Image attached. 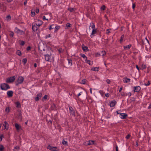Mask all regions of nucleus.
<instances>
[{
	"mask_svg": "<svg viewBox=\"0 0 151 151\" xmlns=\"http://www.w3.org/2000/svg\"><path fill=\"white\" fill-rule=\"evenodd\" d=\"M39 12V9H36V13H38Z\"/></svg>",
	"mask_w": 151,
	"mask_h": 151,
	"instance_id": "obj_58",
	"label": "nucleus"
},
{
	"mask_svg": "<svg viewBox=\"0 0 151 151\" xmlns=\"http://www.w3.org/2000/svg\"><path fill=\"white\" fill-rule=\"evenodd\" d=\"M27 62V59L26 58H24L22 60V62L24 63V64L25 65Z\"/></svg>",
	"mask_w": 151,
	"mask_h": 151,
	"instance_id": "obj_40",
	"label": "nucleus"
},
{
	"mask_svg": "<svg viewBox=\"0 0 151 151\" xmlns=\"http://www.w3.org/2000/svg\"><path fill=\"white\" fill-rule=\"evenodd\" d=\"M111 31V29H107L106 30V34H108L109 33H110Z\"/></svg>",
	"mask_w": 151,
	"mask_h": 151,
	"instance_id": "obj_39",
	"label": "nucleus"
},
{
	"mask_svg": "<svg viewBox=\"0 0 151 151\" xmlns=\"http://www.w3.org/2000/svg\"><path fill=\"white\" fill-rule=\"evenodd\" d=\"M13 92L12 91H9L7 92V94L9 97H11L13 95Z\"/></svg>",
	"mask_w": 151,
	"mask_h": 151,
	"instance_id": "obj_19",
	"label": "nucleus"
},
{
	"mask_svg": "<svg viewBox=\"0 0 151 151\" xmlns=\"http://www.w3.org/2000/svg\"><path fill=\"white\" fill-rule=\"evenodd\" d=\"M91 27L92 29V32L91 35V37H93V35L96 33V30L95 29V25L93 23H92L90 24V26L89 28V30H88V32H91L90 28Z\"/></svg>",
	"mask_w": 151,
	"mask_h": 151,
	"instance_id": "obj_1",
	"label": "nucleus"
},
{
	"mask_svg": "<svg viewBox=\"0 0 151 151\" xmlns=\"http://www.w3.org/2000/svg\"><path fill=\"white\" fill-rule=\"evenodd\" d=\"M86 62L90 65H92L93 64L92 61L89 60H87Z\"/></svg>",
	"mask_w": 151,
	"mask_h": 151,
	"instance_id": "obj_29",
	"label": "nucleus"
},
{
	"mask_svg": "<svg viewBox=\"0 0 151 151\" xmlns=\"http://www.w3.org/2000/svg\"><path fill=\"white\" fill-rule=\"evenodd\" d=\"M20 44L21 45H23L24 44V42L23 41H22Z\"/></svg>",
	"mask_w": 151,
	"mask_h": 151,
	"instance_id": "obj_48",
	"label": "nucleus"
},
{
	"mask_svg": "<svg viewBox=\"0 0 151 151\" xmlns=\"http://www.w3.org/2000/svg\"><path fill=\"white\" fill-rule=\"evenodd\" d=\"M37 64L36 63H35L34 64V66L35 67H37Z\"/></svg>",
	"mask_w": 151,
	"mask_h": 151,
	"instance_id": "obj_63",
	"label": "nucleus"
},
{
	"mask_svg": "<svg viewBox=\"0 0 151 151\" xmlns=\"http://www.w3.org/2000/svg\"><path fill=\"white\" fill-rule=\"evenodd\" d=\"M86 81V80L85 79H83V80H82L81 81V84H85Z\"/></svg>",
	"mask_w": 151,
	"mask_h": 151,
	"instance_id": "obj_35",
	"label": "nucleus"
},
{
	"mask_svg": "<svg viewBox=\"0 0 151 151\" xmlns=\"http://www.w3.org/2000/svg\"><path fill=\"white\" fill-rule=\"evenodd\" d=\"M62 144L64 145H67V142L63 140L62 141Z\"/></svg>",
	"mask_w": 151,
	"mask_h": 151,
	"instance_id": "obj_34",
	"label": "nucleus"
},
{
	"mask_svg": "<svg viewBox=\"0 0 151 151\" xmlns=\"http://www.w3.org/2000/svg\"><path fill=\"white\" fill-rule=\"evenodd\" d=\"M82 48L83 50L85 52H87L88 50V47L84 45L82 46Z\"/></svg>",
	"mask_w": 151,
	"mask_h": 151,
	"instance_id": "obj_21",
	"label": "nucleus"
},
{
	"mask_svg": "<svg viewBox=\"0 0 151 151\" xmlns=\"http://www.w3.org/2000/svg\"><path fill=\"white\" fill-rule=\"evenodd\" d=\"M11 17L10 15H8L6 17V20L7 21H9L11 20Z\"/></svg>",
	"mask_w": 151,
	"mask_h": 151,
	"instance_id": "obj_26",
	"label": "nucleus"
},
{
	"mask_svg": "<svg viewBox=\"0 0 151 151\" xmlns=\"http://www.w3.org/2000/svg\"><path fill=\"white\" fill-rule=\"evenodd\" d=\"M0 88L3 90H6L9 88L10 87L9 86H1Z\"/></svg>",
	"mask_w": 151,
	"mask_h": 151,
	"instance_id": "obj_8",
	"label": "nucleus"
},
{
	"mask_svg": "<svg viewBox=\"0 0 151 151\" xmlns=\"http://www.w3.org/2000/svg\"><path fill=\"white\" fill-rule=\"evenodd\" d=\"M132 46V45L131 44H129L128 45L124 46V48L125 50H127L129 49Z\"/></svg>",
	"mask_w": 151,
	"mask_h": 151,
	"instance_id": "obj_18",
	"label": "nucleus"
},
{
	"mask_svg": "<svg viewBox=\"0 0 151 151\" xmlns=\"http://www.w3.org/2000/svg\"><path fill=\"white\" fill-rule=\"evenodd\" d=\"M130 137V135L129 134H128L127 135L126 137V139H128Z\"/></svg>",
	"mask_w": 151,
	"mask_h": 151,
	"instance_id": "obj_55",
	"label": "nucleus"
},
{
	"mask_svg": "<svg viewBox=\"0 0 151 151\" xmlns=\"http://www.w3.org/2000/svg\"><path fill=\"white\" fill-rule=\"evenodd\" d=\"M24 78L22 76H19L18 78L17 82L18 84H21L23 81Z\"/></svg>",
	"mask_w": 151,
	"mask_h": 151,
	"instance_id": "obj_5",
	"label": "nucleus"
},
{
	"mask_svg": "<svg viewBox=\"0 0 151 151\" xmlns=\"http://www.w3.org/2000/svg\"><path fill=\"white\" fill-rule=\"evenodd\" d=\"M55 29L54 32H57L58 31V30L60 28V26H55Z\"/></svg>",
	"mask_w": 151,
	"mask_h": 151,
	"instance_id": "obj_27",
	"label": "nucleus"
},
{
	"mask_svg": "<svg viewBox=\"0 0 151 151\" xmlns=\"http://www.w3.org/2000/svg\"><path fill=\"white\" fill-rule=\"evenodd\" d=\"M42 96V94L41 93H39L37 94V96L35 98V100L36 101H38L41 98Z\"/></svg>",
	"mask_w": 151,
	"mask_h": 151,
	"instance_id": "obj_17",
	"label": "nucleus"
},
{
	"mask_svg": "<svg viewBox=\"0 0 151 151\" xmlns=\"http://www.w3.org/2000/svg\"><path fill=\"white\" fill-rule=\"evenodd\" d=\"M4 137L3 136V135H1L0 137V142L2 141V138Z\"/></svg>",
	"mask_w": 151,
	"mask_h": 151,
	"instance_id": "obj_52",
	"label": "nucleus"
},
{
	"mask_svg": "<svg viewBox=\"0 0 151 151\" xmlns=\"http://www.w3.org/2000/svg\"><path fill=\"white\" fill-rule=\"evenodd\" d=\"M6 111L7 112H9V108H6Z\"/></svg>",
	"mask_w": 151,
	"mask_h": 151,
	"instance_id": "obj_50",
	"label": "nucleus"
},
{
	"mask_svg": "<svg viewBox=\"0 0 151 151\" xmlns=\"http://www.w3.org/2000/svg\"><path fill=\"white\" fill-rule=\"evenodd\" d=\"M106 82L108 84H109L110 82V81L109 80L107 79L106 80Z\"/></svg>",
	"mask_w": 151,
	"mask_h": 151,
	"instance_id": "obj_49",
	"label": "nucleus"
},
{
	"mask_svg": "<svg viewBox=\"0 0 151 151\" xmlns=\"http://www.w3.org/2000/svg\"><path fill=\"white\" fill-rule=\"evenodd\" d=\"M128 96H131V93H130V92L128 94Z\"/></svg>",
	"mask_w": 151,
	"mask_h": 151,
	"instance_id": "obj_59",
	"label": "nucleus"
},
{
	"mask_svg": "<svg viewBox=\"0 0 151 151\" xmlns=\"http://www.w3.org/2000/svg\"><path fill=\"white\" fill-rule=\"evenodd\" d=\"M38 49L39 50H40L41 51H42V49L43 50H44V49H42V48L41 47L40 45H39L38 46Z\"/></svg>",
	"mask_w": 151,
	"mask_h": 151,
	"instance_id": "obj_44",
	"label": "nucleus"
},
{
	"mask_svg": "<svg viewBox=\"0 0 151 151\" xmlns=\"http://www.w3.org/2000/svg\"><path fill=\"white\" fill-rule=\"evenodd\" d=\"M15 127L17 130H19L20 128V126L17 123L15 124Z\"/></svg>",
	"mask_w": 151,
	"mask_h": 151,
	"instance_id": "obj_22",
	"label": "nucleus"
},
{
	"mask_svg": "<svg viewBox=\"0 0 151 151\" xmlns=\"http://www.w3.org/2000/svg\"><path fill=\"white\" fill-rule=\"evenodd\" d=\"M47 96H48L47 95H45V96H44V97H43V98L42 99V101H43L44 100H46L47 99Z\"/></svg>",
	"mask_w": 151,
	"mask_h": 151,
	"instance_id": "obj_37",
	"label": "nucleus"
},
{
	"mask_svg": "<svg viewBox=\"0 0 151 151\" xmlns=\"http://www.w3.org/2000/svg\"><path fill=\"white\" fill-rule=\"evenodd\" d=\"M3 126L4 127L5 129H7L9 128V124L6 121H5L3 124Z\"/></svg>",
	"mask_w": 151,
	"mask_h": 151,
	"instance_id": "obj_14",
	"label": "nucleus"
},
{
	"mask_svg": "<svg viewBox=\"0 0 151 151\" xmlns=\"http://www.w3.org/2000/svg\"><path fill=\"white\" fill-rule=\"evenodd\" d=\"M45 59L47 61H50L52 60L51 55L47 54L45 55Z\"/></svg>",
	"mask_w": 151,
	"mask_h": 151,
	"instance_id": "obj_6",
	"label": "nucleus"
},
{
	"mask_svg": "<svg viewBox=\"0 0 151 151\" xmlns=\"http://www.w3.org/2000/svg\"><path fill=\"white\" fill-rule=\"evenodd\" d=\"M127 116V115L125 113H121L119 115V117L122 119H125Z\"/></svg>",
	"mask_w": 151,
	"mask_h": 151,
	"instance_id": "obj_12",
	"label": "nucleus"
},
{
	"mask_svg": "<svg viewBox=\"0 0 151 151\" xmlns=\"http://www.w3.org/2000/svg\"><path fill=\"white\" fill-rule=\"evenodd\" d=\"M27 3V1H25L24 2V5H25Z\"/></svg>",
	"mask_w": 151,
	"mask_h": 151,
	"instance_id": "obj_61",
	"label": "nucleus"
},
{
	"mask_svg": "<svg viewBox=\"0 0 151 151\" xmlns=\"http://www.w3.org/2000/svg\"><path fill=\"white\" fill-rule=\"evenodd\" d=\"M116 151H118V147L117 145L116 146Z\"/></svg>",
	"mask_w": 151,
	"mask_h": 151,
	"instance_id": "obj_57",
	"label": "nucleus"
},
{
	"mask_svg": "<svg viewBox=\"0 0 151 151\" xmlns=\"http://www.w3.org/2000/svg\"><path fill=\"white\" fill-rule=\"evenodd\" d=\"M109 93H107V94H106V97H108L109 96Z\"/></svg>",
	"mask_w": 151,
	"mask_h": 151,
	"instance_id": "obj_60",
	"label": "nucleus"
},
{
	"mask_svg": "<svg viewBox=\"0 0 151 151\" xmlns=\"http://www.w3.org/2000/svg\"><path fill=\"white\" fill-rule=\"evenodd\" d=\"M15 76H12L9 78H8L6 79V82L7 83H10L13 82L15 80Z\"/></svg>",
	"mask_w": 151,
	"mask_h": 151,
	"instance_id": "obj_3",
	"label": "nucleus"
},
{
	"mask_svg": "<svg viewBox=\"0 0 151 151\" xmlns=\"http://www.w3.org/2000/svg\"><path fill=\"white\" fill-rule=\"evenodd\" d=\"M94 141L93 140H89L86 142L85 143V145H90L93 144Z\"/></svg>",
	"mask_w": 151,
	"mask_h": 151,
	"instance_id": "obj_9",
	"label": "nucleus"
},
{
	"mask_svg": "<svg viewBox=\"0 0 151 151\" xmlns=\"http://www.w3.org/2000/svg\"><path fill=\"white\" fill-rule=\"evenodd\" d=\"M31 49V48L29 46H28L27 47V50H29Z\"/></svg>",
	"mask_w": 151,
	"mask_h": 151,
	"instance_id": "obj_56",
	"label": "nucleus"
},
{
	"mask_svg": "<svg viewBox=\"0 0 151 151\" xmlns=\"http://www.w3.org/2000/svg\"><path fill=\"white\" fill-rule=\"evenodd\" d=\"M69 109L70 114L72 115H74L75 114L74 111L72 107L71 106H69Z\"/></svg>",
	"mask_w": 151,
	"mask_h": 151,
	"instance_id": "obj_13",
	"label": "nucleus"
},
{
	"mask_svg": "<svg viewBox=\"0 0 151 151\" xmlns=\"http://www.w3.org/2000/svg\"><path fill=\"white\" fill-rule=\"evenodd\" d=\"M15 32L20 35H22L24 33V32H23L22 30L18 29L17 27L15 28Z\"/></svg>",
	"mask_w": 151,
	"mask_h": 151,
	"instance_id": "obj_7",
	"label": "nucleus"
},
{
	"mask_svg": "<svg viewBox=\"0 0 151 151\" xmlns=\"http://www.w3.org/2000/svg\"><path fill=\"white\" fill-rule=\"evenodd\" d=\"M146 65L144 64H142L140 68V69L143 70L144 69H145L146 68Z\"/></svg>",
	"mask_w": 151,
	"mask_h": 151,
	"instance_id": "obj_20",
	"label": "nucleus"
},
{
	"mask_svg": "<svg viewBox=\"0 0 151 151\" xmlns=\"http://www.w3.org/2000/svg\"><path fill=\"white\" fill-rule=\"evenodd\" d=\"M71 24L69 23H67L66 24V26L67 27H70Z\"/></svg>",
	"mask_w": 151,
	"mask_h": 151,
	"instance_id": "obj_46",
	"label": "nucleus"
},
{
	"mask_svg": "<svg viewBox=\"0 0 151 151\" xmlns=\"http://www.w3.org/2000/svg\"><path fill=\"white\" fill-rule=\"evenodd\" d=\"M54 27V25H50L49 27V29L50 30H51V29L53 28V27Z\"/></svg>",
	"mask_w": 151,
	"mask_h": 151,
	"instance_id": "obj_42",
	"label": "nucleus"
},
{
	"mask_svg": "<svg viewBox=\"0 0 151 151\" xmlns=\"http://www.w3.org/2000/svg\"><path fill=\"white\" fill-rule=\"evenodd\" d=\"M135 4H132V8L133 9H134V8H135Z\"/></svg>",
	"mask_w": 151,
	"mask_h": 151,
	"instance_id": "obj_54",
	"label": "nucleus"
},
{
	"mask_svg": "<svg viewBox=\"0 0 151 151\" xmlns=\"http://www.w3.org/2000/svg\"><path fill=\"white\" fill-rule=\"evenodd\" d=\"M136 67L137 68V69L138 70H139V69H140V68L139 67L138 65H136Z\"/></svg>",
	"mask_w": 151,
	"mask_h": 151,
	"instance_id": "obj_53",
	"label": "nucleus"
},
{
	"mask_svg": "<svg viewBox=\"0 0 151 151\" xmlns=\"http://www.w3.org/2000/svg\"><path fill=\"white\" fill-rule=\"evenodd\" d=\"M42 21L41 20H38L36 21L35 24L39 27L42 24Z\"/></svg>",
	"mask_w": 151,
	"mask_h": 151,
	"instance_id": "obj_10",
	"label": "nucleus"
},
{
	"mask_svg": "<svg viewBox=\"0 0 151 151\" xmlns=\"http://www.w3.org/2000/svg\"><path fill=\"white\" fill-rule=\"evenodd\" d=\"M68 60L69 65L70 66H71L72 65V60L69 59H68Z\"/></svg>",
	"mask_w": 151,
	"mask_h": 151,
	"instance_id": "obj_25",
	"label": "nucleus"
},
{
	"mask_svg": "<svg viewBox=\"0 0 151 151\" xmlns=\"http://www.w3.org/2000/svg\"><path fill=\"white\" fill-rule=\"evenodd\" d=\"M106 8V6L105 5H103L101 7V9L102 10H104Z\"/></svg>",
	"mask_w": 151,
	"mask_h": 151,
	"instance_id": "obj_36",
	"label": "nucleus"
},
{
	"mask_svg": "<svg viewBox=\"0 0 151 151\" xmlns=\"http://www.w3.org/2000/svg\"><path fill=\"white\" fill-rule=\"evenodd\" d=\"M99 70V68L98 67H93L91 69V70L94 71H98Z\"/></svg>",
	"mask_w": 151,
	"mask_h": 151,
	"instance_id": "obj_23",
	"label": "nucleus"
},
{
	"mask_svg": "<svg viewBox=\"0 0 151 151\" xmlns=\"http://www.w3.org/2000/svg\"><path fill=\"white\" fill-rule=\"evenodd\" d=\"M35 15V13L34 12H33L32 11L31 12V16L32 17H34Z\"/></svg>",
	"mask_w": 151,
	"mask_h": 151,
	"instance_id": "obj_43",
	"label": "nucleus"
},
{
	"mask_svg": "<svg viewBox=\"0 0 151 151\" xmlns=\"http://www.w3.org/2000/svg\"><path fill=\"white\" fill-rule=\"evenodd\" d=\"M14 35V33L13 32H11L10 34V35L11 36L13 37V36Z\"/></svg>",
	"mask_w": 151,
	"mask_h": 151,
	"instance_id": "obj_47",
	"label": "nucleus"
},
{
	"mask_svg": "<svg viewBox=\"0 0 151 151\" xmlns=\"http://www.w3.org/2000/svg\"><path fill=\"white\" fill-rule=\"evenodd\" d=\"M141 89L140 87L139 86H137L134 87V92H138Z\"/></svg>",
	"mask_w": 151,
	"mask_h": 151,
	"instance_id": "obj_11",
	"label": "nucleus"
},
{
	"mask_svg": "<svg viewBox=\"0 0 151 151\" xmlns=\"http://www.w3.org/2000/svg\"><path fill=\"white\" fill-rule=\"evenodd\" d=\"M151 108V104H150L149 106L148 107V109H150V108Z\"/></svg>",
	"mask_w": 151,
	"mask_h": 151,
	"instance_id": "obj_62",
	"label": "nucleus"
},
{
	"mask_svg": "<svg viewBox=\"0 0 151 151\" xmlns=\"http://www.w3.org/2000/svg\"><path fill=\"white\" fill-rule=\"evenodd\" d=\"M51 14L50 13H48L46 14L45 16H44L43 17V19L44 20H46L48 21L49 20L51 19Z\"/></svg>",
	"mask_w": 151,
	"mask_h": 151,
	"instance_id": "obj_2",
	"label": "nucleus"
},
{
	"mask_svg": "<svg viewBox=\"0 0 151 151\" xmlns=\"http://www.w3.org/2000/svg\"><path fill=\"white\" fill-rule=\"evenodd\" d=\"M81 56L84 59L86 58V56L84 54H81Z\"/></svg>",
	"mask_w": 151,
	"mask_h": 151,
	"instance_id": "obj_45",
	"label": "nucleus"
},
{
	"mask_svg": "<svg viewBox=\"0 0 151 151\" xmlns=\"http://www.w3.org/2000/svg\"><path fill=\"white\" fill-rule=\"evenodd\" d=\"M4 147L2 145H0V151H2L4 150Z\"/></svg>",
	"mask_w": 151,
	"mask_h": 151,
	"instance_id": "obj_30",
	"label": "nucleus"
},
{
	"mask_svg": "<svg viewBox=\"0 0 151 151\" xmlns=\"http://www.w3.org/2000/svg\"><path fill=\"white\" fill-rule=\"evenodd\" d=\"M98 54H99L100 55L103 56L106 54V52L105 51H102L99 53H98Z\"/></svg>",
	"mask_w": 151,
	"mask_h": 151,
	"instance_id": "obj_24",
	"label": "nucleus"
},
{
	"mask_svg": "<svg viewBox=\"0 0 151 151\" xmlns=\"http://www.w3.org/2000/svg\"><path fill=\"white\" fill-rule=\"evenodd\" d=\"M122 88H120L119 90V92H121V90H122Z\"/></svg>",
	"mask_w": 151,
	"mask_h": 151,
	"instance_id": "obj_64",
	"label": "nucleus"
},
{
	"mask_svg": "<svg viewBox=\"0 0 151 151\" xmlns=\"http://www.w3.org/2000/svg\"><path fill=\"white\" fill-rule=\"evenodd\" d=\"M109 106L111 107H113V101H112L109 104Z\"/></svg>",
	"mask_w": 151,
	"mask_h": 151,
	"instance_id": "obj_33",
	"label": "nucleus"
},
{
	"mask_svg": "<svg viewBox=\"0 0 151 151\" xmlns=\"http://www.w3.org/2000/svg\"><path fill=\"white\" fill-rule=\"evenodd\" d=\"M19 148V147L18 146H16L14 147V150L15 151H17L16 150H15V149H16L17 150H18Z\"/></svg>",
	"mask_w": 151,
	"mask_h": 151,
	"instance_id": "obj_41",
	"label": "nucleus"
},
{
	"mask_svg": "<svg viewBox=\"0 0 151 151\" xmlns=\"http://www.w3.org/2000/svg\"><path fill=\"white\" fill-rule=\"evenodd\" d=\"M131 81V80L127 78H123V81L125 83H129Z\"/></svg>",
	"mask_w": 151,
	"mask_h": 151,
	"instance_id": "obj_15",
	"label": "nucleus"
},
{
	"mask_svg": "<svg viewBox=\"0 0 151 151\" xmlns=\"http://www.w3.org/2000/svg\"><path fill=\"white\" fill-rule=\"evenodd\" d=\"M17 54L19 56H20L22 55L21 52L19 50H18L17 51Z\"/></svg>",
	"mask_w": 151,
	"mask_h": 151,
	"instance_id": "obj_31",
	"label": "nucleus"
},
{
	"mask_svg": "<svg viewBox=\"0 0 151 151\" xmlns=\"http://www.w3.org/2000/svg\"><path fill=\"white\" fill-rule=\"evenodd\" d=\"M16 107L18 108L20 107V104L19 102H17L16 103Z\"/></svg>",
	"mask_w": 151,
	"mask_h": 151,
	"instance_id": "obj_32",
	"label": "nucleus"
},
{
	"mask_svg": "<svg viewBox=\"0 0 151 151\" xmlns=\"http://www.w3.org/2000/svg\"><path fill=\"white\" fill-rule=\"evenodd\" d=\"M50 37H51V36H50V35L49 34V35H47L46 36L45 38H47Z\"/></svg>",
	"mask_w": 151,
	"mask_h": 151,
	"instance_id": "obj_51",
	"label": "nucleus"
},
{
	"mask_svg": "<svg viewBox=\"0 0 151 151\" xmlns=\"http://www.w3.org/2000/svg\"><path fill=\"white\" fill-rule=\"evenodd\" d=\"M124 37V35H122L121 37V38L120 39V42L121 43H122L123 40V39Z\"/></svg>",
	"mask_w": 151,
	"mask_h": 151,
	"instance_id": "obj_28",
	"label": "nucleus"
},
{
	"mask_svg": "<svg viewBox=\"0 0 151 151\" xmlns=\"http://www.w3.org/2000/svg\"><path fill=\"white\" fill-rule=\"evenodd\" d=\"M47 148L52 151H58V150L57 147H53L50 145H49L48 146Z\"/></svg>",
	"mask_w": 151,
	"mask_h": 151,
	"instance_id": "obj_4",
	"label": "nucleus"
},
{
	"mask_svg": "<svg viewBox=\"0 0 151 151\" xmlns=\"http://www.w3.org/2000/svg\"><path fill=\"white\" fill-rule=\"evenodd\" d=\"M37 26V25H36L35 24L32 25V28L34 31H35L37 30L39 27H38Z\"/></svg>",
	"mask_w": 151,
	"mask_h": 151,
	"instance_id": "obj_16",
	"label": "nucleus"
},
{
	"mask_svg": "<svg viewBox=\"0 0 151 151\" xmlns=\"http://www.w3.org/2000/svg\"><path fill=\"white\" fill-rule=\"evenodd\" d=\"M68 10L71 12H73L74 11V9L73 8H68Z\"/></svg>",
	"mask_w": 151,
	"mask_h": 151,
	"instance_id": "obj_38",
	"label": "nucleus"
}]
</instances>
